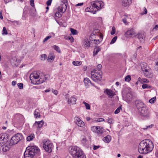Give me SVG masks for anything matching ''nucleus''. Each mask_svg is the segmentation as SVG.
Returning <instances> with one entry per match:
<instances>
[{
    "mask_svg": "<svg viewBox=\"0 0 158 158\" xmlns=\"http://www.w3.org/2000/svg\"><path fill=\"white\" fill-rule=\"evenodd\" d=\"M0 18L1 19H3V17L2 15V11H0Z\"/></svg>",
    "mask_w": 158,
    "mask_h": 158,
    "instance_id": "nucleus-63",
    "label": "nucleus"
},
{
    "mask_svg": "<svg viewBox=\"0 0 158 158\" xmlns=\"http://www.w3.org/2000/svg\"><path fill=\"white\" fill-rule=\"evenodd\" d=\"M103 36L101 34H100V40H94V41H95V44H99L100 43L102 40Z\"/></svg>",
    "mask_w": 158,
    "mask_h": 158,
    "instance_id": "nucleus-31",
    "label": "nucleus"
},
{
    "mask_svg": "<svg viewBox=\"0 0 158 158\" xmlns=\"http://www.w3.org/2000/svg\"><path fill=\"white\" fill-rule=\"evenodd\" d=\"M111 137L110 135H107L103 138V140L106 143H109L111 140Z\"/></svg>",
    "mask_w": 158,
    "mask_h": 158,
    "instance_id": "nucleus-25",
    "label": "nucleus"
},
{
    "mask_svg": "<svg viewBox=\"0 0 158 158\" xmlns=\"http://www.w3.org/2000/svg\"><path fill=\"white\" fill-rule=\"evenodd\" d=\"M91 78L96 82L100 81L102 78V73L100 71L94 69L91 72Z\"/></svg>",
    "mask_w": 158,
    "mask_h": 158,
    "instance_id": "nucleus-5",
    "label": "nucleus"
},
{
    "mask_svg": "<svg viewBox=\"0 0 158 158\" xmlns=\"http://www.w3.org/2000/svg\"><path fill=\"white\" fill-rule=\"evenodd\" d=\"M137 38L140 42L143 41L144 40V36L142 34H139L137 35Z\"/></svg>",
    "mask_w": 158,
    "mask_h": 158,
    "instance_id": "nucleus-33",
    "label": "nucleus"
},
{
    "mask_svg": "<svg viewBox=\"0 0 158 158\" xmlns=\"http://www.w3.org/2000/svg\"><path fill=\"white\" fill-rule=\"evenodd\" d=\"M122 110V106H119L118 108L116 110L114 111V114H117L120 111V110Z\"/></svg>",
    "mask_w": 158,
    "mask_h": 158,
    "instance_id": "nucleus-40",
    "label": "nucleus"
},
{
    "mask_svg": "<svg viewBox=\"0 0 158 158\" xmlns=\"http://www.w3.org/2000/svg\"><path fill=\"white\" fill-rule=\"evenodd\" d=\"M115 28L114 27H113L112 28V31L110 32L111 35H113L115 34Z\"/></svg>",
    "mask_w": 158,
    "mask_h": 158,
    "instance_id": "nucleus-48",
    "label": "nucleus"
},
{
    "mask_svg": "<svg viewBox=\"0 0 158 158\" xmlns=\"http://www.w3.org/2000/svg\"><path fill=\"white\" fill-rule=\"evenodd\" d=\"M135 31L133 29L127 31L125 33V36L128 38L136 36Z\"/></svg>",
    "mask_w": 158,
    "mask_h": 158,
    "instance_id": "nucleus-12",
    "label": "nucleus"
},
{
    "mask_svg": "<svg viewBox=\"0 0 158 158\" xmlns=\"http://www.w3.org/2000/svg\"><path fill=\"white\" fill-rule=\"evenodd\" d=\"M42 73H40L39 71H36L31 73L30 76V79L32 83V81H34V80L37 79L41 77Z\"/></svg>",
    "mask_w": 158,
    "mask_h": 158,
    "instance_id": "nucleus-10",
    "label": "nucleus"
},
{
    "mask_svg": "<svg viewBox=\"0 0 158 158\" xmlns=\"http://www.w3.org/2000/svg\"><path fill=\"white\" fill-rule=\"evenodd\" d=\"M48 77L46 76V75H42V74L41 75V77L38 81H35V82L32 83L34 84H39L41 83H42L47 79H48Z\"/></svg>",
    "mask_w": 158,
    "mask_h": 158,
    "instance_id": "nucleus-15",
    "label": "nucleus"
},
{
    "mask_svg": "<svg viewBox=\"0 0 158 158\" xmlns=\"http://www.w3.org/2000/svg\"><path fill=\"white\" fill-rule=\"evenodd\" d=\"M12 145H11L10 144V143L8 145L7 144H5L4 145H3V146H2L3 147V148H2V150L4 152H7L9 150V148H10L11 146Z\"/></svg>",
    "mask_w": 158,
    "mask_h": 158,
    "instance_id": "nucleus-24",
    "label": "nucleus"
},
{
    "mask_svg": "<svg viewBox=\"0 0 158 158\" xmlns=\"http://www.w3.org/2000/svg\"><path fill=\"white\" fill-rule=\"evenodd\" d=\"M76 123L79 127H84L85 126V124L79 118L76 117H75Z\"/></svg>",
    "mask_w": 158,
    "mask_h": 158,
    "instance_id": "nucleus-16",
    "label": "nucleus"
},
{
    "mask_svg": "<svg viewBox=\"0 0 158 158\" xmlns=\"http://www.w3.org/2000/svg\"><path fill=\"white\" fill-rule=\"evenodd\" d=\"M83 4V3H78V4H76V6H82Z\"/></svg>",
    "mask_w": 158,
    "mask_h": 158,
    "instance_id": "nucleus-62",
    "label": "nucleus"
},
{
    "mask_svg": "<svg viewBox=\"0 0 158 158\" xmlns=\"http://www.w3.org/2000/svg\"><path fill=\"white\" fill-rule=\"evenodd\" d=\"M91 130L99 136L101 135L103 133V129L101 127L93 126L91 127Z\"/></svg>",
    "mask_w": 158,
    "mask_h": 158,
    "instance_id": "nucleus-8",
    "label": "nucleus"
},
{
    "mask_svg": "<svg viewBox=\"0 0 158 158\" xmlns=\"http://www.w3.org/2000/svg\"><path fill=\"white\" fill-rule=\"evenodd\" d=\"M154 126L153 124H151L149 125L145 126V127L143 128V129L144 130L149 129L152 128Z\"/></svg>",
    "mask_w": 158,
    "mask_h": 158,
    "instance_id": "nucleus-39",
    "label": "nucleus"
},
{
    "mask_svg": "<svg viewBox=\"0 0 158 158\" xmlns=\"http://www.w3.org/2000/svg\"><path fill=\"white\" fill-rule=\"evenodd\" d=\"M139 111L140 115L143 117L148 118L150 116L149 111L146 107L142 108Z\"/></svg>",
    "mask_w": 158,
    "mask_h": 158,
    "instance_id": "nucleus-9",
    "label": "nucleus"
},
{
    "mask_svg": "<svg viewBox=\"0 0 158 158\" xmlns=\"http://www.w3.org/2000/svg\"><path fill=\"white\" fill-rule=\"evenodd\" d=\"M70 31L71 33L73 35H76L77 34V30L73 28H71Z\"/></svg>",
    "mask_w": 158,
    "mask_h": 158,
    "instance_id": "nucleus-37",
    "label": "nucleus"
},
{
    "mask_svg": "<svg viewBox=\"0 0 158 158\" xmlns=\"http://www.w3.org/2000/svg\"><path fill=\"white\" fill-rule=\"evenodd\" d=\"M99 147H100L99 146H97L94 145V146L93 149L94 150H96L98 148H99Z\"/></svg>",
    "mask_w": 158,
    "mask_h": 158,
    "instance_id": "nucleus-58",
    "label": "nucleus"
},
{
    "mask_svg": "<svg viewBox=\"0 0 158 158\" xmlns=\"http://www.w3.org/2000/svg\"><path fill=\"white\" fill-rule=\"evenodd\" d=\"M143 65L146 66V64L145 63H143V64H141V69L142 71L144 73L145 76L148 78H150L152 76L151 73L150 72V70L149 69H145L144 68L143 69L142 68Z\"/></svg>",
    "mask_w": 158,
    "mask_h": 158,
    "instance_id": "nucleus-13",
    "label": "nucleus"
},
{
    "mask_svg": "<svg viewBox=\"0 0 158 158\" xmlns=\"http://www.w3.org/2000/svg\"><path fill=\"white\" fill-rule=\"evenodd\" d=\"M55 58V56L53 53H50L48 56V60L50 61L51 60H53Z\"/></svg>",
    "mask_w": 158,
    "mask_h": 158,
    "instance_id": "nucleus-28",
    "label": "nucleus"
},
{
    "mask_svg": "<svg viewBox=\"0 0 158 158\" xmlns=\"http://www.w3.org/2000/svg\"><path fill=\"white\" fill-rule=\"evenodd\" d=\"M35 138V135L33 134H31V135L28 136L27 138V141H30L32 140Z\"/></svg>",
    "mask_w": 158,
    "mask_h": 158,
    "instance_id": "nucleus-32",
    "label": "nucleus"
},
{
    "mask_svg": "<svg viewBox=\"0 0 158 158\" xmlns=\"http://www.w3.org/2000/svg\"><path fill=\"white\" fill-rule=\"evenodd\" d=\"M52 37V36H47L45 38L44 40L43 41V42L44 43L45 42L47 41L48 39H50Z\"/></svg>",
    "mask_w": 158,
    "mask_h": 158,
    "instance_id": "nucleus-51",
    "label": "nucleus"
},
{
    "mask_svg": "<svg viewBox=\"0 0 158 158\" xmlns=\"http://www.w3.org/2000/svg\"><path fill=\"white\" fill-rule=\"evenodd\" d=\"M34 114L35 118L40 117V115L39 110L37 109H36L34 111Z\"/></svg>",
    "mask_w": 158,
    "mask_h": 158,
    "instance_id": "nucleus-26",
    "label": "nucleus"
},
{
    "mask_svg": "<svg viewBox=\"0 0 158 158\" xmlns=\"http://www.w3.org/2000/svg\"><path fill=\"white\" fill-rule=\"evenodd\" d=\"M44 123V122L43 120L39 122L35 121L33 124V126L37 128H40L42 127Z\"/></svg>",
    "mask_w": 158,
    "mask_h": 158,
    "instance_id": "nucleus-17",
    "label": "nucleus"
},
{
    "mask_svg": "<svg viewBox=\"0 0 158 158\" xmlns=\"http://www.w3.org/2000/svg\"><path fill=\"white\" fill-rule=\"evenodd\" d=\"M83 103L85 105L86 109L88 110L90 109V106L88 103H86L85 102H83Z\"/></svg>",
    "mask_w": 158,
    "mask_h": 158,
    "instance_id": "nucleus-41",
    "label": "nucleus"
},
{
    "mask_svg": "<svg viewBox=\"0 0 158 158\" xmlns=\"http://www.w3.org/2000/svg\"><path fill=\"white\" fill-rule=\"evenodd\" d=\"M104 5V3L101 1H93L91 3V6L86 8V12H90L94 14L102 8Z\"/></svg>",
    "mask_w": 158,
    "mask_h": 158,
    "instance_id": "nucleus-2",
    "label": "nucleus"
},
{
    "mask_svg": "<svg viewBox=\"0 0 158 158\" xmlns=\"http://www.w3.org/2000/svg\"><path fill=\"white\" fill-rule=\"evenodd\" d=\"M143 10L144 11V12L142 13V14L144 15V14H146L147 13V10L145 8V7H144L143 8Z\"/></svg>",
    "mask_w": 158,
    "mask_h": 158,
    "instance_id": "nucleus-56",
    "label": "nucleus"
},
{
    "mask_svg": "<svg viewBox=\"0 0 158 158\" xmlns=\"http://www.w3.org/2000/svg\"><path fill=\"white\" fill-rule=\"evenodd\" d=\"M34 0H30V5L32 7H34Z\"/></svg>",
    "mask_w": 158,
    "mask_h": 158,
    "instance_id": "nucleus-53",
    "label": "nucleus"
},
{
    "mask_svg": "<svg viewBox=\"0 0 158 158\" xmlns=\"http://www.w3.org/2000/svg\"><path fill=\"white\" fill-rule=\"evenodd\" d=\"M82 62L81 61H75L73 62V64L74 65L78 66L81 65Z\"/></svg>",
    "mask_w": 158,
    "mask_h": 158,
    "instance_id": "nucleus-36",
    "label": "nucleus"
},
{
    "mask_svg": "<svg viewBox=\"0 0 158 158\" xmlns=\"http://www.w3.org/2000/svg\"><path fill=\"white\" fill-rule=\"evenodd\" d=\"M66 8L62 4L60 6H59L56 10L57 11L61 12V14H63V13L65 11Z\"/></svg>",
    "mask_w": 158,
    "mask_h": 158,
    "instance_id": "nucleus-20",
    "label": "nucleus"
},
{
    "mask_svg": "<svg viewBox=\"0 0 158 158\" xmlns=\"http://www.w3.org/2000/svg\"><path fill=\"white\" fill-rule=\"evenodd\" d=\"M40 150L36 146H30L27 147L24 153L25 158H32L35 154L39 155Z\"/></svg>",
    "mask_w": 158,
    "mask_h": 158,
    "instance_id": "nucleus-4",
    "label": "nucleus"
},
{
    "mask_svg": "<svg viewBox=\"0 0 158 158\" xmlns=\"http://www.w3.org/2000/svg\"><path fill=\"white\" fill-rule=\"evenodd\" d=\"M41 56L42 58V60H44L47 58V56L45 54H43L41 55Z\"/></svg>",
    "mask_w": 158,
    "mask_h": 158,
    "instance_id": "nucleus-50",
    "label": "nucleus"
},
{
    "mask_svg": "<svg viewBox=\"0 0 158 158\" xmlns=\"http://www.w3.org/2000/svg\"><path fill=\"white\" fill-rule=\"evenodd\" d=\"M107 122L108 123L110 124L113 123V119L111 117L108 118L107 119Z\"/></svg>",
    "mask_w": 158,
    "mask_h": 158,
    "instance_id": "nucleus-45",
    "label": "nucleus"
},
{
    "mask_svg": "<svg viewBox=\"0 0 158 158\" xmlns=\"http://www.w3.org/2000/svg\"><path fill=\"white\" fill-rule=\"evenodd\" d=\"M158 28V25H156L153 28V29H157Z\"/></svg>",
    "mask_w": 158,
    "mask_h": 158,
    "instance_id": "nucleus-64",
    "label": "nucleus"
},
{
    "mask_svg": "<svg viewBox=\"0 0 158 158\" xmlns=\"http://www.w3.org/2000/svg\"><path fill=\"white\" fill-rule=\"evenodd\" d=\"M43 147L45 150L51 153L53 147L52 143L49 140L45 139L43 143Z\"/></svg>",
    "mask_w": 158,
    "mask_h": 158,
    "instance_id": "nucleus-6",
    "label": "nucleus"
},
{
    "mask_svg": "<svg viewBox=\"0 0 158 158\" xmlns=\"http://www.w3.org/2000/svg\"><path fill=\"white\" fill-rule=\"evenodd\" d=\"M77 99L75 96H72L70 98L68 99V102L69 104H75L76 103Z\"/></svg>",
    "mask_w": 158,
    "mask_h": 158,
    "instance_id": "nucleus-19",
    "label": "nucleus"
},
{
    "mask_svg": "<svg viewBox=\"0 0 158 158\" xmlns=\"http://www.w3.org/2000/svg\"><path fill=\"white\" fill-rule=\"evenodd\" d=\"M131 80V77L130 75H127L125 78V80L126 81L129 82Z\"/></svg>",
    "mask_w": 158,
    "mask_h": 158,
    "instance_id": "nucleus-43",
    "label": "nucleus"
},
{
    "mask_svg": "<svg viewBox=\"0 0 158 158\" xmlns=\"http://www.w3.org/2000/svg\"><path fill=\"white\" fill-rule=\"evenodd\" d=\"M142 88L143 89H150L151 87L147 84H144L142 85Z\"/></svg>",
    "mask_w": 158,
    "mask_h": 158,
    "instance_id": "nucleus-38",
    "label": "nucleus"
},
{
    "mask_svg": "<svg viewBox=\"0 0 158 158\" xmlns=\"http://www.w3.org/2000/svg\"><path fill=\"white\" fill-rule=\"evenodd\" d=\"M17 85L19 89H22L23 88V84L22 83H18Z\"/></svg>",
    "mask_w": 158,
    "mask_h": 158,
    "instance_id": "nucleus-47",
    "label": "nucleus"
},
{
    "mask_svg": "<svg viewBox=\"0 0 158 158\" xmlns=\"http://www.w3.org/2000/svg\"><path fill=\"white\" fill-rule=\"evenodd\" d=\"M83 44L85 48H89L90 46V42L87 38H85L83 41Z\"/></svg>",
    "mask_w": 158,
    "mask_h": 158,
    "instance_id": "nucleus-18",
    "label": "nucleus"
},
{
    "mask_svg": "<svg viewBox=\"0 0 158 158\" xmlns=\"http://www.w3.org/2000/svg\"><path fill=\"white\" fill-rule=\"evenodd\" d=\"M55 16L58 18H60L61 17L62 14H61V12L57 11L56 10H55Z\"/></svg>",
    "mask_w": 158,
    "mask_h": 158,
    "instance_id": "nucleus-34",
    "label": "nucleus"
},
{
    "mask_svg": "<svg viewBox=\"0 0 158 158\" xmlns=\"http://www.w3.org/2000/svg\"><path fill=\"white\" fill-rule=\"evenodd\" d=\"M52 0H48L46 2V4L48 6H49L51 5Z\"/></svg>",
    "mask_w": 158,
    "mask_h": 158,
    "instance_id": "nucleus-52",
    "label": "nucleus"
},
{
    "mask_svg": "<svg viewBox=\"0 0 158 158\" xmlns=\"http://www.w3.org/2000/svg\"><path fill=\"white\" fill-rule=\"evenodd\" d=\"M70 154L73 158H86L81 149L76 146H72L69 148Z\"/></svg>",
    "mask_w": 158,
    "mask_h": 158,
    "instance_id": "nucleus-3",
    "label": "nucleus"
},
{
    "mask_svg": "<svg viewBox=\"0 0 158 158\" xmlns=\"http://www.w3.org/2000/svg\"><path fill=\"white\" fill-rule=\"evenodd\" d=\"M84 82L85 86L89 85V84H91L90 81L88 78H85L84 80Z\"/></svg>",
    "mask_w": 158,
    "mask_h": 158,
    "instance_id": "nucleus-30",
    "label": "nucleus"
},
{
    "mask_svg": "<svg viewBox=\"0 0 158 158\" xmlns=\"http://www.w3.org/2000/svg\"><path fill=\"white\" fill-rule=\"evenodd\" d=\"M16 84V82L15 81H13L12 82V85L15 86Z\"/></svg>",
    "mask_w": 158,
    "mask_h": 158,
    "instance_id": "nucleus-61",
    "label": "nucleus"
},
{
    "mask_svg": "<svg viewBox=\"0 0 158 158\" xmlns=\"http://www.w3.org/2000/svg\"><path fill=\"white\" fill-rule=\"evenodd\" d=\"M117 39V37L116 36L114 37L112 40L110 44H114L116 41Z\"/></svg>",
    "mask_w": 158,
    "mask_h": 158,
    "instance_id": "nucleus-46",
    "label": "nucleus"
},
{
    "mask_svg": "<svg viewBox=\"0 0 158 158\" xmlns=\"http://www.w3.org/2000/svg\"><path fill=\"white\" fill-rule=\"evenodd\" d=\"M82 143H84L86 141V139L85 137H84L82 139Z\"/></svg>",
    "mask_w": 158,
    "mask_h": 158,
    "instance_id": "nucleus-60",
    "label": "nucleus"
},
{
    "mask_svg": "<svg viewBox=\"0 0 158 158\" xmlns=\"http://www.w3.org/2000/svg\"><path fill=\"white\" fill-rule=\"evenodd\" d=\"M135 104L139 111H140L142 108L146 107L144 104L140 100H136Z\"/></svg>",
    "mask_w": 158,
    "mask_h": 158,
    "instance_id": "nucleus-14",
    "label": "nucleus"
},
{
    "mask_svg": "<svg viewBox=\"0 0 158 158\" xmlns=\"http://www.w3.org/2000/svg\"><path fill=\"white\" fill-rule=\"evenodd\" d=\"M101 48L98 46H95L94 48L93 51V55L95 56L97 54L98 52L100 50Z\"/></svg>",
    "mask_w": 158,
    "mask_h": 158,
    "instance_id": "nucleus-27",
    "label": "nucleus"
},
{
    "mask_svg": "<svg viewBox=\"0 0 158 158\" xmlns=\"http://www.w3.org/2000/svg\"><path fill=\"white\" fill-rule=\"evenodd\" d=\"M61 1L63 3V6H64L66 8H67V6L66 3H67V0H61Z\"/></svg>",
    "mask_w": 158,
    "mask_h": 158,
    "instance_id": "nucleus-49",
    "label": "nucleus"
},
{
    "mask_svg": "<svg viewBox=\"0 0 158 158\" xmlns=\"http://www.w3.org/2000/svg\"><path fill=\"white\" fill-rule=\"evenodd\" d=\"M52 92L55 94L57 95L58 94V91L56 90L53 89L52 90Z\"/></svg>",
    "mask_w": 158,
    "mask_h": 158,
    "instance_id": "nucleus-57",
    "label": "nucleus"
},
{
    "mask_svg": "<svg viewBox=\"0 0 158 158\" xmlns=\"http://www.w3.org/2000/svg\"><path fill=\"white\" fill-rule=\"evenodd\" d=\"M2 34L3 35H6L8 34V32L5 27H3L2 31Z\"/></svg>",
    "mask_w": 158,
    "mask_h": 158,
    "instance_id": "nucleus-42",
    "label": "nucleus"
},
{
    "mask_svg": "<svg viewBox=\"0 0 158 158\" xmlns=\"http://www.w3.org/2000/svg\"><path fill=\"white\" fill-rule=\"evenodd\" d=\"M106 93L109 96V97H112L115 95L114 93L112 90L108 89H107L106 90Z\"/></svg>",
    "mask_w": 158,
    "mask_h": 158,
    "instance_id": "nucleus-23",
    "label": "nucleus"
},
{
    "mask_svg": "<svg viewBox=\"0 0 158 158\" xmlns=\"http://www.w3.org/2000/svg\"><path fill=\"white\" fill-rule=\"evenodd\" d=\"M52 48H53L56 50L58 52L60 53L61 52L59 48L57 46L54 45L52 47Z\"/></svg>",
    "mask_w": 158,
    "mask_h": 158,
    "instance_id": "nucleus-35",
    "label": "nucleus"
},
{
    "mask_svg": "<svg viewBox=\"0 0 158 158\" xmlns=\"http://www.w3.org/2000/svg\"><path fill=\"white\" fill-rule=\"evenodd\" d=\"M123 98L124 100L129 103L134 100L135 97V96H133L130 93H127L126 95Z\"/></svg>",
    "mask_w": 158,
    "mask_h": 158,
    "instance_id": "nucleus-11",
    "label": "nucleus"
},
{
    "mask_svg": "<svg viewBox=\"0 0 158 158\" xmlns=\"http://www.w3.org/2000/svg\"><path fill=\"white\" fill-rule=\"evenodd\" d=\"M23 138L22 135L19 133H17L13 136L10 140V143L11 145L17 144Z\"/></svg>",
    "mask_w": 158,
    "mask_h": 158,
    "instance_id": "nucleus-7",
    "label": "nucleus"
},
{
    "mask_svg": "<svg viewBox=\"0 0 158 158\" xmlns=\"http://www.w3.org/2000/svg\"><path fill=\"white\" fill-rule=\"evenodd\" d=\"M104 121V119L103 118H98L97 121V122H102Z\"/></svg>",
    "mask_w": 158,
    "mask_h": 158,
    "instance_id": "nucleus-55",
    "label": "nucleus"
},
{
    "mask_svg": "<svg viewBox=\"0 0 158 158\" xmlns=\"http://www.w3.org/2000/svg\"><path fill=\"white\" fill-rule=\"evenodd\" d=\"M5 139V136L4 135H0V147H2L4 143L6 141H4Z\"/></svg>",
    "mask_w": 158,
    "mask_h": 158,
    "instance_id": "nucleus-22",
    "label": "nucleus"
},
{
    "mask_svg": "<svg viewBox=\"0 0 158 158\" xmlns=\"http://www.w3.org/2000/svg\"><path fill=\"white\" fill-rule=\"evenodd\" d=\"M132 0H122V5L124 6H129L132 3Z\"/></svg>",
    "mask_w": 158,
    "mask_h": 158,
    "instance_id": "nucleus-21",
    "label": "nucleus"
},
{
    "mask_svg": "<svg viewBox=\"0 0 158 158\" xmlns=\"http://www.w3.org/2000/svg\"><path fill=\"white\" fill-rule=\"evenodd\" d=\"M156 100V97H154L150 99L149 101V102L151 103H153Z\"/></svg>",
    "mask_w": 158,
    "mask_h": 158,
    "instance_id": "nucleus-44",
    "label": "nucleus"
},
{
    "mask_svg": "<svg viewBox=\"0 0 158 158\" xmlns=\"http://www.w3.org/2000/svg\"><path fill=\"white\" fill-rule=\"evenodd\" d=\"M138 81H139L141 83L143 84L144 83H148L149 81L146 78L141 79L140 77L138 78Z\"/></svg>",
    "mask_w": 158,
    "mask_h": 158,
    "instance_id": "nucleus-29",
    "label": "nucleus"
},
{
    "mask_svg": "<svg viewBox=\"0 0 158 158\" xmlns=\"http://www.w3.org/2000/svg\"><path fill=\"white\" fill-rule=\"evenodd\" d=\"M69 38L71 42H73L74 41V39L72 36L69 37Z\"/></svg>",
    "mask_w": 158,
    "mask_h": 158,
    "instance_id": "nucleus-59",
    "label": "nucleus"
},
{
    "mask_svg": "<svg viewBox=\"0 0 158 158\" xmlns=\"http://www.w3.org/2000/svg\"><path fill=\"white\" fill-rule=\"evenodd\" d=\"M97 67L98 69V70L100 71V70L101 69V68L102 67V65L101 64H98L97 66Z\"/></svg>",
    "mask_w": 158,
    "mask_h": 158,
    "instance_id": "nucleus-54",
    "label": "nucleus"
},
{
    "mask_svg": "<svg viewBox=\"0 0 158 158\" xmlns=\"http://www.w3.org/2000/svg\"><path fill=\"white\" fill-rule=\"evenodd\" d=\"M154 147L152 141L146 139L141 141L138 146V150L141 154H147L151 152Z\"/></svg>",
    "mask_w": 158,
    "mask_h": 158,
    "instance_id": "nucleus-1",
    "label": "nucleus"
}]
</instances>
